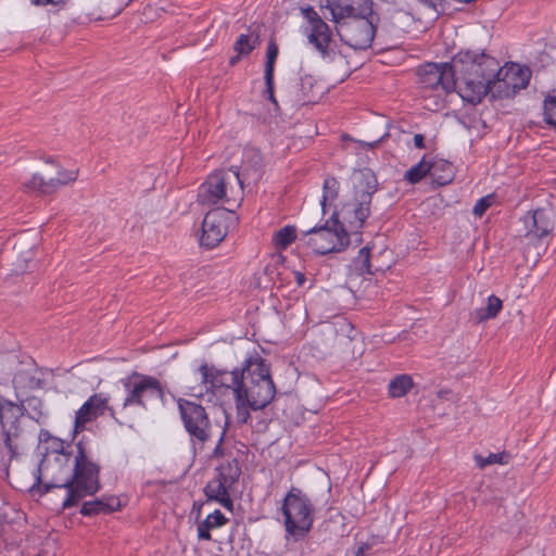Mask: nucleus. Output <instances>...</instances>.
I'll list each match as a JSON object with an SVG mask.
<instances>
[{"label":"nucleus","mask_w":556,"mask_h":556,"mask_svg":"<svg viewBox=\"0 0 556 556\" xmlns=\"http://www.w3.org/2000/svg\"><path fill=\"white\" fill-rule=\"evenodd\" d=\"M365 189L356 191L353 201L344 204L342 220L334 211L320 225L303 232L301 240L314 253L326 255L345 250L349 245H359L363 242L362 228L370 215L372 194L377 191V179L371 172L363 173Z\"/></svg>","instance_id":"f257e3e1"},{"label":"nucleus","mask_w":556,"mask_h":556,"mask_svg":"<svg viewBox=\"0 0 556 556\" xmlns=\"http://www.w3.org/2000/svg\"><path fill=\"white\" fill-rule=\"evenodd\" d=\"M198 374L206 392L230 389L232 394L240 393L245 402L252 404L254 412L268 406L277 392L269 364L256 351L249 353L241 366L232 370L219 369L204 362Z\"/></svg>","instance_id":"f03ea898"},{"label":"nucleus","mask_w":556,"mask_h":556,"mask_svg":"<svg viewBox=\"0 0 556 556\" xmlns=\"http://www.w3.org/2000/svg\"><path fill=\"white\" fill-rule=\"evenodd\" d=\"M327 7L341 41L355 50L371 46L379 23L371 0H327Z\"/></svg>","instance_id":"7ed1b4c3"},{"label":"nucleus","mask_w":556,"mask_h":556,"mask_svg":"<svg viewBox=\"0 0 556 556\" xmlns=\"http://www.w3.org/2000/svg\"><path fill=\"white\" fill-rule=\"evenodd\" d=\"M100 465L93 460L84 442L75 444V454L71 480L62 508L67 509L78 505L86 496H92L101 489Z\"/></svg>","instance_id":"20e7f679"},{"label":"nucleus","mask_w":556,"mask_h":556,"mask_svg":"<svg viewBox=\"0 0 556 556\" xmlns=\"http://www.w3.org/2000/svg\"><path fill=\"white\" fill-rule=\"evenodd\" d=\"M22 415L23 406L0 397V469L7 473L24 452V431L18 424Z\"/></svg>","instance_id":"39448f33"},{"label":"nucleus","mask_w":556,"mask_h":556,"mask_svg":"<svg viewBox=\"0 0 556 556\" xmlns=\"http://www.w3.org/2000/svg\"><path fill=\"white\" fill-rule=\"evenodd\" d=\"M280 511L283 516L286 534L295 541L304 539L315 520V506L309 496L300 488L291 486L285 495Z\"/></svg>","instance_id":"423d86ee"},{"label":"nucleus","mask_w":556,"mask_h":556,"mask_svg":"<svg viewBox=\"0 0 556 556\" xmlns=\"http://www.w3.org/2000/svg\"><path fill=\"white\" fill-rule=\"evenodd\" d=\"M126 396L122 403V412L130 406L147 408V403L154 400L164 401V388L160 380L153 376L134 371L123 380Z\"/></svg>","instance_id":"0eeeda50"},{"label":"nucleus","mask_w":556,"mask_h":556,"mask_svg":"<svg viewBox=\"0 0 556 556\" xmlns=\"http://www.w3.org/2000/svg\"><path fill=\"white\" fill-rule=\"evenodd\" d=\"M177 406L191 444L194 447L199 445L202 448L211 439L213 430L206 409L201 404L186 399H179Z\"/></svg>","instance_id":"6e6552de"},{"label":"nucleus","mask_w":556,"mask_h":556,"mask_svg":"<svg viewBox=\"0 0 556 556\" xmlns=\"http://www.w3.org/2000/svg\"><path fill=\"white\" fill-rule=\"evenodd\" d=\"M53 457L54 458L48 464V466L45 465V460H40L34 473L35 483L31 485L30 490H35V488H37L41 494H46L54 488L65 489L67 491L72 475V458L74 459V454Z\"/></svg>","instance_id":"1a4fd4ad"},{"label":"nucleus","mask_w":556,"mask_h":556,"mask_svg":"<svg viewBox=\"0 0 556 556\" xmlns=\"http://www.w3.org/2000/svg\"><path fill=\"white\" fill-rule=\"evenodd\" d=\"M420 88L442 97L456 90L454 60L451 63H426L418 68Z\"/></svg>","instance_id":"9d476101"},{"label":"nucleus","mask_w":556,"mask_h":556,"mask_svg":"<svg viewBox=\"0 0 556 556\" xmlns=\"http://www.w3.org/2000/svg\"><path fill=\"white\" fill-rule=\"evenodd\" d=\"M477 68L479 65L471 63L469 67H464L459 60H454L457 92L464 101L471 104L480 103L491 88V85L472 74Z\"/></svg>","instance_id":"9b49d317"},{"label":"nucleus","mask_w":556,"mask_h":556,"mask_svg":"<svg viewBox=\"0 0 556 556\" xmlns=\"http://www.w3.org/2000/svg\"><path fill=\"white\" fill-rule=\"evenodd\" d=\"M232 215V208L217 207L207 212L202 222L200 244L207 249L218 245L228 232V220Z\"/></svg>","instance_id":"f8f14e48"},{"label":"nucleus","mask_w":556,"mask_h":556,"mask_svg":"<svg viewBox=\"0 0 556 556\" xmlns=\"http://www.w3.org/2000/svg\"><path fill=\"white\" fill-rule=\"evenodd\" d=\"M45 163L52 164L56 168V176L45 178L40 174H34L29 180L24 182V188L28 191L39 192L41 194H51L62 186L74 182L78 177V169H64L52 156L43 159Z\"/></svg>","instance_id":"ddd939ff"},{"label":"nucleus","mask_w":556,"mask_h":556,"mask_svg":"<svg viewBox=\"0 0 556 556\" xmlns=\"http://www.w3.org/2000/svg\"><path fill=\"white\" fill-rule=\"evenodd\" d=\"M454 60H459L464 67H469L471 63L479 65V68H477L472 74L483 79L489 85L497 83V79L501 78V75L503 74L500 62L495 58L483 52H459L454 56Z\"/></svg>","instance_id":"4468645a"},{"label":"nucleus","mask_w":556,"mask_h":556,"mask_svg":"<svg viewBox=\"0 0 556 556\" xmlns=\"http://www.w3.org/2000/svg\"><path fill=\"white\" fill-rule=\"evenodd\" d=\"M109 410L110 416L115 419L119 425H126L125 421L116 417V409L109 406V396L104 393H96L91 395L76 412L75 415V431L85 429L86 425Z\"/></svg>","instance_id":"2eb2a0df"},{"label":"nucleus","mask_w":556,"mask_h":556,"mask_svg":"<svg viewBox=\"0 0 556 556\" xmlns=\"http://www.w3.org/2000/svg\"><path fill=\"white\" fill-rule=\"evenodd\" d=\"M228 174L223 170L211 174L199 188L198 202L202 205H215L222 200L228 203Z\"/></svg>","instance_id":"dca6fc26"},{"label":"nucleus","mask_w":556,"mask_h":556,"mask_svg":"<svg viewBox=\"0 0 556 556\" xmlns=\"http://www.w3.org/2000/svg\"><path fill=\"white\" fill-rule=\"evenodd\" d=\"M263 167L264 163L261 151L255 148H247L242 154L241 167L235 168L231 172L242 189L245 182L256 184L261 180Z\"/></svg>","instance_id":"f3484780"},{"label":"nucleus","mask_w":556,"mask_h":556,"mask_svg":"<svg viewBox=\"0 0 556 556\" xmlns=\"http://www.w3.org/2000/svg\"><path fill=\"white\" fill-rule=\"evenodd\" d=\"M522 220L527 229L526 237L529 240L538 239L541 241L548 237L554 228L552 213L545 208L528 212Z\"/></svg>","instance_id":"a211bd4d"},{"label":"nucleus","mask_w":556,"mask_h":556,"mask_svg":"<svg viewBox=\"0 0 556 556\" xmlns=\"http://www.w3.org/2000/svg\"><path fill=\"white\" fill-rule=\"evenodd\" d=\"M503 74L497 83H503L507 90L517 93L526 89L529 85L531 72L528 67H521L518 64L511 63L510 65L502 67Z\"/></svg>","instance_id":"6ab92c4d"},{"label":"nucleus","mask_w":556,"mask_h":556,"mask_svg":"<svg viewBox=\"0 0 556 556\" xmlns=\"http://www.w3.org/2000/svg\"><path fill=\"white\" fill-rule=\"evenodd\" d=\"M309 43L314 45L323 59L332 60L334 55L331 45V30L326 22L319 21L317 25L311 28L307 36Z\"/></svg>","instance_id":"aec40b11"},{"label":"nucleus","mask_w":556,"mask_h":556,"mask_svg":"<svg viewBox=\"0 0 556 556\" xmlns=\"http://www.w3.org/2000/svg\"><path fill=\"white\" fill-rule=\"evenodd\" d=\"M121 509V502L115 496H103L92 501L85 502L80 508V514L85 517H94L98 515H108Z\"/></svg>","instance_id":"412c9836"},{"label":"nucleus","mask_w":556,"mask_h":556,"mask_svg":"<svg viewBox=\"0 0 556 556\" xmlns=\"http://www.w3.org/2000/svg\"><path fill=\"white\" fill-rule=\"evenodd\" d=\"M231 488L232 486H230L228 483L214 477L205 485L204 494L208 501H215L227 510L232 511L233 501L230 498L229 495V489Z\"/></svg>","instance_id":"4be33fe9"},{"label":"nucleus","mask_w":556,"mask_h":556,"mask_svg":"<svg viewBox=\"0 0 556 556\" xmlns=\"http://www.w3.org/2000/svg\"><path fill=\"white\" fill-rule=\"evenodd\" d=\"M228 521L229 519L219 509H215L204 520L198 522V538L211 541V531L224 527Z\"/></svg>","instance_id":"5701e85b"},{"label":"nucleus","mask_w":556,"mask_h":556,"mask_svg":"<svg viewBox=\"0 0 556 556\" xmlns=\"http://www.w3.org/2000/svg\"><path fill=\"white\" fill-rule=\"evenodd\" d=\"M429 175L432 180L439 186H445L450 184L454 178V166L451 162L445 160H437L429 162Z\"/></svg>","instance_id":"b1692460"},{"label":"nucleus","mask_w":556,"mask_h":556,"mask_svg":"<svg viewBox=\"0 0 556 556\" xmlns=\"http://www.w3.org/2000/svg\"><path fill=\"white\" fill-rule=\"evenodd\" d=\"M13 383L16 389L35 390L42 386L39 371L36 368L18 370L13 377Z\"/></svg>","instance_id":"393cba45"},{"label":"nucleus","mask_w":556,"mask_h":556,"mask_svg":"<svg viewBox=\"0 0 556 556\" xmlns=\"http://www.w3.org/2000/svg\"><path fill=\"white\" fill-rule=\"evenodd\" d=\"M503 307L502 300L496 295L492 294L488 298L485 307H480L471 313V317L477 321L481 323L498 315Z\"/></svg>","instance_id":"a878e982"},{"label":"nucleus","mask_w":556,"mask_h":556,"mask_svg":"<svg viewBox=\"0 0 556 556\" xmlns=\"http://www.w3.org/2000/svg\"><path fill=\"white\" fill-rule=\"evenodd\" d=\"M68 454H75V450H73L71 444H66L58 438H51L47 442L46 452L41 460H45V465L48 466L54 458L53 456H64Z\"/></svg>","instance_id":"bb28decb"},{"label":"nucleus","mask_w":556,"mask_h":556,"mask_svg":"<svg viewBox=\"0 0 556 556\" xmlns=\"http://www.w3.org/2000/svg\"><path fill=\"white\" fill-rule=\"evenodd\" d=\"M240 473L241 470L237 459H232L219 465L216 468L215 477L228 483L230 486H233V484L238 481Z\"/></svg>","instance_id":"cd10ccee"},{"label":"nucleus","mask_w":556,"mask_h":556,"mask_svg":"<svg viewBox=\"0 0 556 556\" xmlns=\"http://www.w3.org/2000/svg\"><path fill=\"white\" fill-rule=\"evenodd\" d=\"M258 45L260 36L257 34H241L233 43V51L247 58Z\"/></svg>","instance_id":"c85d7f7f"},{"label":"nucleus","mask_w":556,"mask_h":556,"mask_svg":"<svg viewBox=\"0 0 556 556\" xmlns=\"http://www.w3.org/2000/svg\"><path fill=\"white\" fill-rule=\"evenodd\" d=\"M296 238L294 226L287 225L274 232L271 242L277 250H286Z\"/></svg>","instance_id":"c756f323"},{"label":"nucleus","mask_w":556,"mask_h":556,"mask_svg":"<svg viewBox=\"0 0 556 556\" xmlns=\"http://www.w3.org/2000/svg\"><path fill=\"white\" fill-rule=\"evenodd\" d=\"M413 388V379L408 375H399L389 383V394L391 397H402Z\"/></svg>","instance_id":"7c9ffc66"},{"label":"nucleus","mask_w":556,"mask_h":556,"mask_svg":"<svg viewBox=\"0 0 556 556\" xmlns=\"http://www.w3.org/2000/svg\"><path fill=\"white\" fill-rule=\"evenodd\" d=\"M339 188L340 184L337 178L328 176L324 179L323 197L320 200L323 213L326 212L327 202H332L338 197Z\"/></svg>","instance_id":"2f4dec72"},{"label":"nucleus","mask_w":556,"mask_h":556,"mask_svg":"<svg viewBox=\"0 0 556 556\" xmlns=\"http://www.w3.org/2000/svg\"><path fill=\"white\" fill-rule=\"evenodd\" d=\"M279 48L274 39H270L266 49V62L264 70V80L268 81V85L271 81V77H274L275 72V63L278 58Z\"/></svg>","instance_id":"473e14b6"},{"label":"nucleus","mask_w":556,"mask_h":556,"mask_svg":"<svg viewBox=\"0 0 556 556\" xmlns=\"http://www.w3.org/2000/svg\"><path fill=\"white\" fill-rule=\"evenodd\" d=\"M429 170H431V167H429V162H426V157H422L420 162L413 165L408 170L405 172L404 179L409 184L415 185L419 182L424 177H426L429 174Z\"/></svg>","instance_id":"72a5a7b5"},{"label":"nucleus","mask_w":556,"mask_h":556,"mask_svg":"<svg viewBox=\"0 0 556 556\" xmlns=\"http://www.w3.org/2000/svg\"><path fill=\"white\" fill-rule=\"evenodd\" d=\"M236 405V418L238 424H247L251 419L250 410H254L252 404L245 402L242 395L233 394Z\"/></svg>","instance_id":"f704fd0d"},{"label":"nucleus","mask_w":556,"mask_h":556,"mask_svg":"<svg viewBox=\"0 0 556 556\" xmlns=\"http://www.w3.org/2000/svg\"><path fill=\"white\" fill-rule=\"evenodd\" d=\"M353 264L359 274H370V249L363 247L354 258Z\"/></svg>","instance_id":"c9c22d12"},{"label":"nucleus","mask_w":556,"mask_h":556,"mask_svg":"<svg viewBox=\"0 0 556 556\" xmlns=\"http://www.w3.org/2000/svg\"><path fill=\"white\" fill-rule=\"evenodd\" d=\"M507 455L504 453H490L486 457H483L482 455H476L475 460L476 465L480 469H484L489 465L493 464H506Z\"/></svg>","instance_id":"e433bc0d"},{"label":"nucleus","mask_w":556,"mask_h":556,"mask_svg":"<svg viewBox=\"0 0 556 556\" xmlns=\"http://www.w3.org/2000/svg\"><path fill=\"white\" fill-rule=\"evenodd\" d=\"M27 409H28V416L36 420L37 422H40L42 418L46 417L45 413L42 412V402L40 399L36 396L28 397L26 400Z\"/></svg>","instance_id":"4c0bfd02"},{"label":"nucleus","mask_w":556,"mask_h":556,"mask_svg":"<svg viewBox=\"0 0 556 556\" xmlns=\"http://www.w3.org/2000/svg\"><path fill=\"white\" fill-rule=\"evenodd\" d=\"M544 122L556 128V97L548 96L544 100Z\"/></svg>","instance_id":"58836bf2"},{"label":"nucleus","mask_w":556,"mask_h":556,"mask_svg":"<svg viewBox=\"0 0 556 556\" xmlns=\"http://www.w3.org/2000/svg\"><path fill=\"white\" fill-rule=\"evenodd\" d=\"M314 88V79L312 76H305L301 78V91L302 98L301 100L304 103L314 102L316 100V94L313 93Z\"/></svg>","instance_id":"ea45409f"},{"label":"nucleus","mask_w":556,"mask_h":556,"mask_svg":"<svg viewBox=\"0 0 556 556\" xmlns=\"http://www.w3.org/2000/svg\"><path fill=\"white\" fill-rule=\"evenodd\" d=\"M493 203V194H488L485 197L480 198L473 205L472 214L477 217H481L488 211V208L492 206Z\"/></svg>","instance_id":"a19ab883"},{"label":"nucleus","mask_w":556,"mask_h":556,"mask_svg":"<svg viewBox=\"0 0 556 556\" xmlns=\"http://www.w3.org/2000/svg\"><path fill=\"white\" fill-rule=\"evenodd\" d=\"M304 16L307 18V21L311 24V28L314 27V25H317L319 21H323L318 13L313 8H306L303 10Z\"/></svg>","instance_id":"79ce46f5"},{"label":"nucleus","mask_w":556,"mask_h":556,"mask_svg":"<svg viewBox=\"0 0 556 556\" xmlns=\"http://www.w3.org/2000/svg\"><path fill=\"white\" fill-rule=\"evenodd\" d=\"M31 4L37 7H63L68 0H29Z\"/></svg>","instance_id":"37998d69"},{"label":"nucleus","mask_w":556,"mask_h":556,"mask_svg":"<svg viewBox=\"0 0 556 556\" xmlns=\"http://www.w3.org/2000/svg\"><path fill=\"white\" fill-rule=\"evenodd\" d=\"M421 4L426 5L429 9H432L434 12L439 13L443 10V0H418Z\"/></svg>","instance_id":"c03bdc74"},{"label":"nucleus","mask_w":556,"mask_h":556,"mask_svg":"<svg viewBox=\"0 0 556 556\" xmlns=\"http://www.w3.org/2000/svg\"><path fill=\"white\" fill-rule=\"evenodd\" d=\"M265 93L267 94V99L271 101L275 105H277V100L274 94V77H271V81L268 85V81L265 80Z\"/></svg>","instance_id":"a18cd8bd"},{"label":"nucleus","mask_w":556,"mask_h":556,"mask_svg":"<svg viewBox=\"0 0 556 556\" xmlns=\"http://www.w3.org/2000/svg\"><path fill=\"white\" fill-rule=\"evenodd\" d=\"M225 432H226V429L223 430V432L218 439V442L213 451L214 456L219 457V456L224 455L223 443H224Z\"/></svg>","instance_id":"49530a36"},{"label":"nucleus","mask_w":556,"mask_h":556,"mask_svg":"<svg viewBox=\"0 0 556 556\" xmlns=\"http://www.w3.org/2000/svg\"><path fill=\"white\" fill-rule=\"evenodd\" d=\"M414 146L418 149L425 148V136L421 134H416L414 136Z\"/></svg>","instance_id":"de8ad7c7"},{"label":"nucleus","mask_w":556,"mask_h":556,"mask_svg":"<svg viewBox=\"0 0 556 556\" xmlns=\"http://www.w3.org/2000/svg\"><path fill=\"white\" fill-rule=\"evenodd\" d=\"M370 548V545L368 543H362L356 552H355V556H365L366 552L369 551Z\"/></svg>","instance_id":"09e8293b"},{"label":"nucleus","mask_w":556,"mask_h":556,"mask_svg":"<svg viewBox=\"0 0 556 556\" xmlns=\"http://www.w3.org/2000/svg\"><path fill=\"white\" fill-rule=\"evenodd\" d=\"M242 58H244L243 55H239V53H236L235 55H232L230 59H229V64L231 66H235Z\"/></svg>","instance_id":"8fccbe9b"},{"label":"nucleus","mask_w":556,"mask_h":556,"mask_svg":"<svg viewBox=\"0 0 556 556\" xmlns=\"http://www.w3.org/2000/svg\"><path fill=\"white\" fill-rule=\"evenodd\" d=\"M305 281V276L302 273H296V282L298 285H303Z\"/></svg>","instance_id":"3c124183"},{"label":"nucleus","mask_w":556,"mask_h":556,"mask_svg":"<svg viewBox=\"0 0 556 556\" xmlns=\"http://www.w3.org/2000/svg\"><path fill=\"white\" fill-rule=\"evenodd\" d=\"M376 144H377V141H375V142L370 143L369 146H370V147H375Z\"/></svg>","instance_id":"603ef678"}]
</instances>
